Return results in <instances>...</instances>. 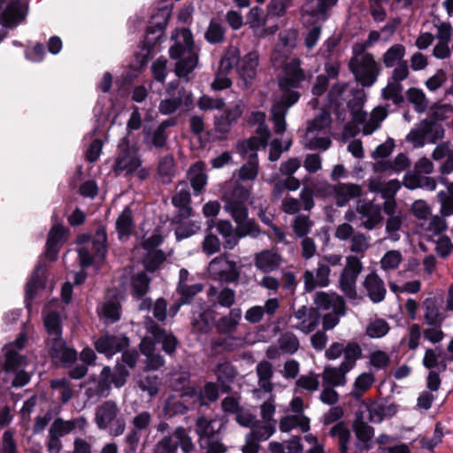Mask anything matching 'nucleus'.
I'll return each instance as SVG.
<instances>
[{
	"instance_id": "obj_22",
	"label": "nucleus",
	"mask_w": 453,
	"mask_h": 453,
	"mask_svg": "<svg viewBox=\"0 0 453 453\" xmlns=\"http://www.w3.org/2000/svg\"><path fill=\"white\" fill-rule=\"evenodd\" d=\"M259 65V54L251 50L238 60L237 72L241 79L250 84L257 76Z\"/></svg>"
},
{
	"instance_id": "obj_54",
	"label": "nucleus",
	"mask_w": 453,
	"mask_h": 453,
	"mask_svg": "<svg viewBox=\"0 0 453 453\" xmlns=\"http://www.w3.org/2000/svg\"><path fill=\"white\" fill-rule=\"evenodd\" d=\"M133 229V217L129 208H125L116 221V230L120 240L127 238Z\"/></svg>"
},
{
	"instance_id": "obj_40",
	"label": "nucleus",
	"mask_w": 453,
	"mask_h": 453,
	"mask_svg": "<svg viewBox=\"0 0 453 453\" xmlns=\"http://www.w3.org/2000/svg\"><path fill=\"white\" fill-rule=\"evenodd\" d=\"M242 319V310L240 308L232 309L226 316L220 318L216 322V328L221 334H230L235 332Z\"/></svg>"
},
{
	"instance_id": "obj_1",
	"label": "nucleus",
	"mask_w": 453,
	"mask_h": 453,
	"mask_svg": "<svg viewBox=\"0 0 453 453\" xmlns=\"http://www.w3.org/2000/svg\"><path fill=\"white\" fill-rule=\"evenodd\" d=\"M296 32L287 30L279 34V41L272 53L271 61L275 70L282 69L278 77L281 97L276 100L272 107L271 115L274 132L281 134L286 130V115L288 109L300 98V93L296 89L305 80V73L301 68V61L288 55L296 47Z\"/></svg>"
},
{
	"instance_id": "obj_33",
	"label": "nucleus",
	"mask_w": 453,
	"mask_h": 453,
	"mask_svg": "<svg viewBox=\"0 0 453 453\" xmlns=\"http://www.w3.org/2000/svg\"><path fill=\"white\" fill-rule=\"evenodd\" d=\"M280 264V256L272 250H263L255 256L256 267L265 273L277 270Z\"/></svg>"
},
{
	"instance_id": "obj_48",
	"label": "nucleus",
	"mask_w": 453,
	"mask_h": 453,
	"mask_svg": "<svg viewBox=\"0 0 453 453\" xmlns=\"http://www.w3.org/2000/svg\"><path fill=\"white\" fill-rule=\"evenodd\" d=\"M362 349L356 342H349L345 345L343 351V360L340 364L345 371H351L357 361L361 357Z\"/></svg>"
},
{
	"instance_id": "obj_37",
	"label": "nucleus",
	"mask_w": 453,
	"mask_h": 453,
	"mask_svg": "<svg viewBox=\"0 0 453 453\" xmlns=\"http://www.w3.org/2000/svg\"><path fill=\"white\" fill-rule=\"evenodd\" d=\"M338 206H344L349 199L358 197L362 194L361 187L357 184L341 183L334 188Z\"/></svg>"
},
{
	"instance_id": "obj_9",
	"label": "nucleus",
	"mask_w": 453,
	"mask_h": 453,
	"mask_svg": "<svg viewBox=\"0 0 453 453\" xmlns=\"http://www.w3.org/2000/svg\"><path fill=\"white\" fill-rule=\"evenodd\" d=\"M119 410L112 401H106L96 408L95 422L101 430H108L112 436H119L125 431V421L119 417Z\"/></svg>"
},
{
	"instance_id": "obj_17",
	"label": "nucleus",
	"mask_w": 453,
	"mask_h": 453,
	"mask_svg": "<svg viewBox=\"0 0 453 453\" xmlns=\"http://www.w3.org/2000/svg\"><path fill=\"white\" fill-rule=\"evenodd\" d=\"M161 241L162 237L159 234H153L142 242L141 249L143 250V264L148 271H155L165 260L163 252L156 249Z\"/></svg>"
},
{
	"instance_id": "obj_61",
	"label": "nucleus",
	"mask_w": 453,
	"mask_h": 453,
	"mask_svg": "<svg viewBox=\"0 0 453 453\" xmlns=\"http://www.w3.org/2000/svg\"><path fill=\"white\" fill-rule=\"evenodd\" d=\"M160 380L156 375L142 376L138 381V386L141 390L147 392L150 397L157 395L159 391Z\"/></svg>"
},
{
	"instance_id": "obj_29",
	"label": "nucleus",
	"mask_w": 453,
	"mask_h": 453,
	"mask_svg": "<svg viewBox=\"0 0 453 453\" xmlns=\"http://www.w3.org/2000/svg\"><path fill=\"white\" fill-rule=\"evenodd\" d=\"M330 272L329 266L322 263L319 264L316 275L311 271L307 270L303 273L305 290L310 292L317 287H326L329 284Z\"/></svg>"
},
{
	"instance_id": "obj_34",
	"label": "nucleus",
	"mask_w": 453,
	"mask_h": 453,
	"mask_svg": "<svg viewBox=\"0 0 453 453\" xmlns=\"http://www.w3.org/2000/svg\"><path fill=\"white\" fill-rule=\"evenodd\" d=\"M141 352L146 357V367L149 370H157L165 365L161 355L155 353V342L144 337L140 343Z\"/></svg>"
},
{
	"instance_id": "obj_20",
	"label": "nucleus",
	"mask_w": 453,
	"mask_h": 453,
	"mask_svg": "<svg viewBox=\"0 0 453 453\" xmlns=\"http://www.w3.org/2000/svg\"><path fill=\"white\" fill-rule=\"evenodd\" d=\"M246 19L254 35L258 38L273 35L278 30V26L265 27L266 19L264 11L259 7L251 8L247 13Z\"/></svg>"
},
{
	"instance_id": "obj_12",
	"label": "nucleus",
	"mask_w": 453,
	"mask_h": 453,
	"mask_svg": "<svg viewBox=\"0 0 453 453\" xmlns=\"http://www.w3.org/2000/svg\"><path fill=\"white\" fill-rule=\"evenodd\" d=\"M338 0H307L303 6L302 21L304 26L326 20L330 10L335 6Z\"/></svg>"
},
{
	"instance_id": "obj_56",
	"label": "nucleus",
	"mask_w": 453,
	"mask_h": 453,
	"mask_svg": "<svg viewBox=\"0 0 453 453\" xmlns=\"http://www.w3.org/2000/svg\"><path fill=\"white\" fill-rule=\"evenodd\" d=\"M242 111L243 102L242 99H237L234 102H233L225 111L223 117L226 121L225 127H220L219 120H217V128L219 131H226L228 126H230L233 122H235L241 117Z\"/></svg>"
},
{
	"instance_id": "obj_32",
	"label": "nucleus",
	"mask_w": 453,
	"mask_h": 453,
	"mask_svg": "<svg viewBox=\"0 0 453 453\" xmlns=\"http://www.w3.org/2000/svg\"><path fill=\"white\" fill-rule=\"evenodd\" d=\"M369 190L372 193H379L382 198H395L396 193L401 188V183L397 180L384 181L380 177H375L369 180Z\"/></svg>"
},
{
	"instance_id": "obj_57",
	"label": "nucleus",
	"mask_w": 453,
	"mask_h": 453,
	"mask_svg": "<svg viewBox=\"0 0 453 453\" xmlns=\"http://www.w3.org/2000/svg\"><path fill=\"white\" fill-rule=\"evenodd\" d=\"M403 260L400 250H391L387 251L380 260V265L383 272L396 270Z\"/></svg>"
},
{
	"instance_id": "obj_46",
	"label": "nucleus",
	"mask_w": 453,
	"mask_h": 453,
	"mask_svg": "<svg viewBox=\"0 0 453 453\" xmlns=\"http://www.w3.org/2000/svg\"><path fill=\"white\" fill-rule=\"evenodd\" d=\"M257 374L258 377V386L265 392L271 393L273 386L271 379L273 375V365L267 361L260 362L257 365Z\"/></svg>"
},
{
	"instance_id": "obj_64",
	"label": "nucleus",
	"mask_w": 453,
	"mask_h": 453,
	"mask_svg": "<svg viewBox=\"0 0 453 453\" xmlns=\"http://www.w3.org/2000/svg\"><path fill=\"white\" fill-rule=\"evenodd\" d=\"M296 388L313 393L319 388V375L310 372L301 375L296 381Z\"/></svg>"
},
{
	"instance_id": "obj_41",
	"label": "nucleus",
	"mask_w": 453,
	"mask_h": 453,
	"mask_svg": "<svg viewBox=\"0 0 453 453\" xmlns=\"http://www.w3.org/2000/svg\"><path fill=\"white\" fill-rule=\"evenodd\" d=\"M191 196L186 184H180L178 187L176 194L173 196V204L180 209L182 217H188L191 214L189 206Z\"/></svg>"
},
{
	"instance_id": "obj_60",
	"label": "nucleus",
	"mask_w": 453,
	"mask_h": 453,
	"mask_svg": "<svg viewBox=\"0 0 453 453\" xmlns=\"http://www.w3.org/2000/svg\"><path fill=\"white\" fill-rule=\"evenodd\" d=\"M403 219V214L387 218L385 231L388 239L392 242L400 240L399 231L402 227Z\"/></svg>"
},
{
	"instance_id": "obj_23",
	"label": "nucleus",
	"mask_w": 453,
	"mask_h": 453,
	"mask_svg": "<svg viewBox=\"0 0 453 453\" xmlns=\"http://www.w3.org/2000/svg\"><path fill=\"white\" fill-rule=\"evenodd\" d=\"M189 372L187 371H180L171 374L170 384L173 390L181 391L180 396L182 398L191 397L194 398V402L201 401V404L203 403V396L200 392L188 384Z\"/></svg>"
},
{
	"instance_id": "obj_63",
	"label": "nucleus",
	"mask_w": 453,
	"mask_h": 453,
	"mask_svg": "<svg viewBox=\"0 0 453 453\" xmlns=\"http://www.w3.org/2000/svg\"><path fill=\"white\" fill-rule=\"evenodd\" d=\"M100 315L107 323H114L120 318V307L116 300L106 301L100 312Z\"/></svg>"
},
{
	"instance_id": "obj_44",
	"label": "nucleus",
	"mask_w": 453,
	"mask_h": 453,
	"mask_svg": "<svg viewBox=\"0 0 453 453\" xmlns=\"http://www.w3.org/2000/svg\"><path fill=\"white\" fill-rule=\"evenodd\" d=\"M266 115L263 111H254L250 115V122L255 126V131L259 135L257 138H250L248 142H267L270 137V130L265 125Z\"/></svg>"
},
{
	"instance_id": "obj_18",
	"label": "nucleus",
	"mask_w": 453,
	"mask_h": 453,
	"mask_svg": "<svg viewBox=\"0 0 453 453\" xmlns=\"http://www.w3.org/2000/svg\"><path fill=\"white\" fill-rule=\"evenodd\" d=\"M193 104L192 93L181 88L176 95H167L165 98L160 101L158 111L163 115H169L182 106L188 109Z\"/></svg>"
},
{
	"instance_id": "obj_59",
	"label": "nucleus",
	"mask_w": 453,
	"mask_h": 453,
	"mask_svg": "<svg viewBox=\"0 0 453 453\" xmlns=\"http://www.w3.org/2000/svg\"><path fill=\"white\" fill-rule=\"evenodd\" d=\"M403 85L397 81H390L388 85L382 89L381 96L385 100H390L395 104H399L403 101L402 95Z\"/></svg>"
},
{
	"instance_id": "obj_25",
	"label": "nucleus",
	"mask_w": 453,
	"mask_h": 453,
	"mask_svg": "<svg viewBox=\"0 0 453 453\" xmlns=\"http://www.w3.org/2000/svg\"><path fill=\"white\" fill-rule=\"evenodd\" d=\"M128 339L125 336L104 335L95 343L98 352L104 353L107 357H111L117 352L121 351L128 345Z\"/></svg>"
},
{
	"instance_id": "obj_53",
	"label": "nucleus",
	"mask_w": 453,
	"mask_h": 453,
	"mask_svg": "<svg viewBox=\"0 0 453 453\" xmlns=\"http://www.w3.org/2000/svg\"><path fill=\"white\" fill-rule=\"evenodd\" d=\"M277 422H260L257 419L250 434L259 441H267L276 431Z\"/></svg>"
},
{
	"instance_id": "obj_19",
	"label": "nucleus",
	"mask_w": 453,
	"mask_h": 453,
	"mask_svg": "<svg viewBox=\"0 0 453 453\" xmlns=\"http://www.w3.org/2000/svg\"><path fill=\"white\" fill-rule=\"evenodd\" d=\"M361 285L372 303H379L385 299L387 294L386 286L384 280L376 272L367 273Z\"/></svg>"
},
{
	"instance_id": "obj_39",
	"label": "nucleus",
	"mask_w": 453,
	"mask_h": 453,
	"mask_svg": "<svg viewBox=\"0 0 453 453\" xmlns=\"http://www.w3.org/2000/svg\"><path fill=\"white\" fill-rule=\"evenodd\" d=\"M180 398L181 400H177L174 396L171 395L166 399L164 405V412L166 416L173 417L176 414L184 413L188 410V405L201 404V401L194 402V398L191 397L184 399L180 396Z\"/></svg>"
},
{
	"instance_id": "obj_50",
	"label": "nucleus",
	"mask_w": 453,
	"mask_h": 453,
	"mask_svg": "<svg viewBox=\"0 0 453 453\" xmlns=\"http://www.w3.org/2000/svg\"><path fill=\"white\" fill-rule=\"evenodd\" d=\"M424 319L426 324L434 326H441L445 317L440 311L439 307L432 299H426L425 303Z\"/></svg>"
},
{
	"instance_id": "obj_3",
	"label": "nucleus",
	"mask_w": 453,
	"mask_h": 453,
	"mask_svg": "<svg viewBox=\"0 0 453 453\" xmlns=\"http://www.w3.org/2000/svg\"><path fill=\"white\" fill-rule=\"evenodd\" d=\"M172 40L174 42L169 49V54L175 60V74L188 81L189 73L198 64V51L194 45L192 33L188 28L176 29Z\"/></svg>"
},
{
	"instance_id": "obj_11",
	"label": "nucleus",
	"mask_w": 453,
	"mask_h": 453,
	"mask_svg": "<svg viewBox=\"0 0 453 453\" xmlns=\"http://www.w3.org/2000/svg\"><path fill=\"white\" fill-rule=\"evenodd\" d=\"M363 270V264L356 256H348L346 265L340 276V288L351 301L358 302L361 297L357 295L356 283Z\"/></svg>"
},
{
	"instance_id": "obj_4",
	"label": "nucleus",
	"mask_w": 453,
	"mask_h": 453,
	"mask_svg": "<svg viewBox=\"0 0 453 453\" xmlns=\"http://www.w3.org/2000/svg\"><path fill=\"white\" fill-rule=\"evenodd\" d=\"M363 103L352 104L348 102L347 105L352 115V121L344 126L342 131L343 142H348L349 139H354L357 134H371L378 128H380L381 122L388 115V106L375 107L370 115L362 110Z\"/></svg>"
},
{
	"instance_id": "obj_8",
	"label": "nucleus",
	"mask_w": 453,
	"mask_h": 453,
	"mask_svg": "<svg viewBox=\"0 0 453 453\" xmlns=\"http://www.w3.org/2000/svg\"><path fill=\"white\" fill-rule=\"evenodd\" d=\"M26 337L20 335L17 340L4 348L5 351V371L7 372H16V376L12 380L13 387H23L30 380V376L27 372H25L23 368L27 366L26 359L17 354V350L21 349L24 347Z\"/></svg>"
},
{
	"instance_id": "obj_26",
	"label": "nucleus",
	"mask_w": 453,
	"mask_h": 453,
	"mask_svg": "<svg viewBox=\"0 0 453 453\" xmlns=\"http://www.w3.org/2000/svg\"><path fill=\"white\" fill-rule=\"evenodd\" d=\"M65 228L58 223L52 226L46 242L45 256L50 260L54 261L58 257L59 248L65 240Z\"/></svg>"
},
{
	"instance_id": "obj_36",
	"label": "nucleus",
	"mask_w": 453,
	"mask_h": 453,
	"mask_svg": "<svg viewBox=\"0 0 453 453\" xmlns=\"http://www.w3.org/2000/svg\"><path fill=\"white\" fill-rule=\"evenodd\" d=\"M349 371H345L341 365L339 366L327 365L321 374L323 384L330 387L344 386L347 382L346 374Z\"/></svg>"
},
{
	"instance_id": "obj_49",
	"label": "nucleus",
	"mask_w": 453,
	"mask_h": 453,
	"mask_svg": "<svg viewBox=\"0 0 453 453\" xmlns=\"http://www.w3.org/2000/svg\"><path fill=\"white\" fill-rule=\"evenodd\" d=\"M369 418L373 423H380L385 418H390L396 412V408L393 404L384 405L378 403H372L368 406Z\"/></svg>"
},
{
	"instance_id": "obj_27",
	"label": "nucleus",
	"mask_w": 453,
	"mask_h": 453,
	"mask_svg": "<svg viewBox=\"0 0 453 453\" xmlns=\"http://www.w3.org/2000/svg\"><path fill=\"white\" fill-rule=\"evenodd\" d=\"M314 303L317 309L345 314V302L342 296L336 293L318 292L315 295Z\"/></svg>"
},
{
	"instance_id": "obj_58",
	"label": "nucleus",
	"mask_w": 453,
	"mask_h": 453,
	"mask_svg": "<svg viewBox=\"0 0 453 453\" xmlns=\"http://www.w3.org/2000/svg\"><path fill=\"white\" fill-rule=\"evenodd\" d=\"M170 11L167 8L159 9L152 17L148 27L149 33H163L166 27Z\"/></svg>"
},
{
	"instance_id": "obj_7",
	"label": "nucleus",
	"mask_w": 453,
	"mask_h": 453,
	"mask_svg": "<svg viewBox=\"0 0 453 453\" xmlns=\"http://www.w3.org/2000/svg\"><path fill=\"white\" fill-rule=\"evenodd\" d=\"M119 155L116 159L114 171L120 175H135L140 180L148 176V171L141 167V160L137 156L134 143H119Z\"/></svg>"
},
{
	"instance_id": "obj_10",
	"label": "nucleus",
	"mask_w": 453,
	"mask_h": 453,
	"mask_svg": "<svg viewBox=\"0 0 453 453\" xmlns=\"http://www.w3.org/2000/svg\"><path fill=\"white\" fill-rule=\"evenodd\" d=\"M106 240V233L104 229H99L87 246L78 250L80 264L82 267L91 265L99 266L103 264L107 251Z\"/></svg>"
},
{
	"instance_id": "obj_21",
	"label": "nucleus",
	"mask_w": 453,
	"mask_h": 453,
	"mask_svg": "<svg viewBox=\"0 0 453 453\" xmlns=\"http://www.w3.org/2000/svg\"><path fill=\"white\" fill-rule=\"evenodd\" d=\"M296 320L295 327L305 334L312 332L319 322V314L315 308L302 306L293 316Z\"/></svg>"
},
{
	"instance_id": "obj_5",
	"label": "nucleus",
	"mask_w": 453,
	"mask_h": 453,
	"mask_svg": "<svg viewBox=\"0 0 453 453\" xmlns=\"http://www.w3.org/2000/svg\"><path fill=\"white\" fill-rule=\"evenodd\" d=\"M43 323L49 334L47 343L50 349L52 357L62 363L74 361L77 353L74 349L67 348L61 339L60 317L58 312L51 309L50 304H48L44 309Z\"/></svg>"
},
{
	"instance_id": "obj_52",
	"label": "nucleus",
	"mask_w": 453,
	"mask_h": 453,
	"mask_svg": "<svg viewBox=\"0 0 453 453\" xmlns=\"http://www.w3.org/2000/svg\"><path fill=\"white\" fill-rule=\"evenodd\" d=\"M44 271H45L44 265H42V263H39L36 265V267L32 274L31 279L27 282V289H26L27 299H32L34 297L35 292L37 291V289H39L40 288H42Z\"/></svg>"
},
{
	"instance_id": "obj_2",
	"label": "nucleus",
	"mask_w": 453,
	"mask_h": 453,
	"mask_svg": "<svg viewBox=\"0 0 453 453\" xmlns=\"http://www.w3.org/2000/svg\"><path fill=\"white\" fill-rule=\"evenodd\" d=\"M221 199L225 203L224 209L227 211L237 227L234 232L233 226L229 221L220 220L217 225V230L225 239L224 247L233 250L238 243L240 238L246 235H253L257 231V226L252 220H248V210L246 202L250 191L239 183L228 182L223 187Z\"/></svg>"
},
{
	"instance_id": "obj_28",
	"label": "nucleus",
	"mask_w": 453,
	"mask_h": 453,
	"mask_svg": "<svg viewBox=\"0 0 453 453\" xmlns=\"http://www.w3.org/2000/svg\"><path fill=\"white\" fill-rule=\"evenodd\" d=\"M280 308V301L278 298H269L263 306L255 305L250 307L245 312L244 318L250 323L260 322L265 315L273 316Z\"/></svg>"
},
{
	"instance_id": "obj_42",
	"label": "nucleus",
	"mask_w": 453,
	"mask_h": 453,
	"mask_svg": "<svg viewBox=\"0 0 453 453\" xmlns=\"http://www.w3.org/2000/svg\"><path fill=\"white\" fill-rule=\"evenodd\" d=\"M214 320V313L211 309L196 311L193 313L192 327L201 333L208 332Z\"/></svg>"
},
{
	"instance_id": "obj_31",
	"label": "nucleus",
	"mask_w": 453,
	"mask_h": 453,
	"mask_svg": "<svg viewBox=\"0 0 453 453\" xmlns=\"http://www.w3.org/2000/svg\"><path fill=\"white\" fill-rule=\"evenodd\" d=\"M87 424V420L83 417L71 420H64L63 418H58L51 424L49 434H55L61 438L75 429L84 431Z\"/></svg>"
},
{
	"instance_id": "obj_38",
	"label": "nucleus",
	"mask_w": 453,
	"mask_h": 453,
	"mask_svg": "<svg viewBox=\"0 0 453 453\" xmlns=\"http://www.w3.org/2000/svg\"><path fill=\"white\" fill-rule=\"evenodd\" d=\"M148 331L152 334L157 342L162 343L163 349L166 353L172 354L175 350L177 341L173 334L166 333L152 322L148 326Z\"/></svg>"
},
{
	"instance_id": "obj_14",
	"label": "nucleus",
	"mask_w": 453,
	"mask_h": 453,
	"mask_svg": "<svg viewBox=\"0 0 453 453\" xmlns=\"http://www.w3.org/2000/svg\"><path fill=\"white\" fill-rule=\"evenodd\" d=\"M209 276L215 280L233 282L239 277L236 264L230 261L226 255L213 258L208 265Z\"/></svg>"
},
{
	"instance_id": "obj_6",
	"label": "nucleus",
	"mask_w": 453,
	"mask_h": 453,
	"mask_svg": "<svg viewBox=\"0 0 453 453\" xmlns=\"http://www.w3.org/2000/svg\"><path fill=\"white\" fill-rule=\"evenodd\" d=\"M353 51L349 66L357 81L363 87L373 85L380 73V65L370 53Z\"/></svg>"
},
{
	"instance_id": "obj_35",
	"label": "nucleus",
	"mask_w": 453,
	"mask_h": 453,
	"mask_svg": "<svg viewBox=\"0 0 453 453\" xmlns=\"http://www.w3.org/2000/svg\"><path fill=\"white\" fill-rule=\"evenodd\" d=\"M300 428L303 433L310 430V418L305 414H291L284 416L280 420V430L288 433L294 428Z\"/></svg>"
},
{
	"instance_id": "obj_51",
	"label": "nucleus",
	"mask_w": 453,
	"mask_h": 453,
	"mask_svg": "<svg viewBox=\"0 0 453 453\" xmlns=\"http://www.w3.org/2000/svg\"><path fill=\"white\" fill-rule=\"evenodd\" d=\"M423 234L430 240L435 236H440L448 228L445 218L439 215L433 216L427 226H423Z\"/></svg>"
},
{
	"instance_id": "obj_43",
	"label": "nucleus",
	"mask_w": 453,
	"mask_h": 453,
	"mask_svg": "<svg viewBox=\"0 0 453 453\" xmlns=\"http://www.w3.org/2000/svg\"><path fill=\"white\" fill-rule=\"evenodd\" d=\"M257 143H240L239 150H242L245 145H248L253 152L250 161L242 166L239 170V178L242 180H253L257 176V161L256 159L255 151Z\"/></svg>"
},
{
	"instance_id": "obj_47",
	"label": "nucleus",
	"mask_w": 453,
	"mask_h": 453,
	"mask_svg": "<svg viewBox=\"0 0 453 453\" xmlns=\"http://www.w3.org/2000/svg\"><path fill=\"white\" fill-rule=\"evenodd\" d=\"M188 179L194 189L195 195H198L207 183V175L203 171L201 162L196 163L188 171Z\"/></svg>"
},
{
	"instance_id": "obj_30",
	"label": "nucleus",
	"mask_w": 453,
	"mask_h": 453,
	"mask_svg": "<svg viewBox=\"0 0 453 453\" xmlns=\"http://www.w3.org/2000/svg\"><path fill=\"white\" fill-rule=\"evenodd\" d=\"M222 427V423L217 419H208L204 416H201L196 420V432L199 436L201 445L213 440L215 435Z\"/></svg>"
},
{
	"instance_id": "obj_62",
	"label": "nucleus",
	"mask_w": 453,
	"mask_h": 453,
	"mask_svg": "<svg viewBox=\"0 0 453 453\" xmlns=\"http://www.w3.org/2000/svg\"><path fill=\"white\" fill-rule=\"evenodd\" d=\"M389 328L386 320L376 319L367 325L365 332L370 338H381L388 333Z\"/></svg>"
},
{
	"instance_id": "obj_45",
	"label": "nucleus",
	"mask_w": 453,
	"mask_h": 453,
	"mask_svg": "<svg viewBox=\"0 0 453 453\" xmlns=\"http://www.w3.org/2000/svg\"><path fill=\"white\" fill-rule=\"evenodd\" d=\"M405 54L406 49L403 44H393L382 55V62L387 68L394 67L395 65L405 61L403 60Z\"/></svg>"
},
{
	"instance_id": "obj_16",
	"label": "nucleus",
	"mask_w": 453,
	"mask_h": 453,
	"mask_svg": "<svg viewBox=\"0 0 453 453\" xmlns=\"http://www.w3.org/2000/svg\"><path fill=\"white\" fill-rule=\"evenodd\" d=\"M444 129L436 120H422L407 135V142H436L442 139Z\"/></svg>"
},
{
	"instance_id": "obj_24",
	"label": "nucleus",
	"mask_w": 453,
	"mask_h": 453,
	"mask_svg": "<svg viewBox=\"0 0 453 453\" xmlns=\"http://www.w3.org/2000/svg\"><path fill=\"white\" fill-rule=\"evenodd\" d=\"M357 211L363 226L368 230L373 229L382 219L380 207L371 202H359Z\"/></svg>"
},
{
	"instance_id": "obj_13",
	"label": "nucleus",
	"mask_w": 453,
	"mask_h": 453,
	"mask_svg": "<svg viewBox=\"0 0 453 453\" xmlns=\"http://www.w3.org/2000/svg\"><path fill=\"white\" fill-rule=\"evenodd\" d=\"M178 444L184 453H189L194 448L191 438L183 427L176 428L173 436H165L160 440L153 453H176Z\"/></svg>"
},
{
	"instance_id": "obj_55",
	"label": "nucleus",
	"mask_w": 453,
	"mask_h": 453,
	"mask_svg": "<svg viewBox=\"0 0 453 453\" xmlns=\"http://www.w3.org/2000/svg\"><path fill=\"white\" fill-rule=\"evenodd\" d=\"M406 97L418 113H423L428 108V100L422 89L411 88L406 91Z\"/></svg>"
},
{
	"instance_id": "obj_15",
	"label": "nucleus",
	"mask_w": 453,
	"mask_h": 453,
	"mask_svg": "<svg viewBox=\"0 0 453 453\" xmlns=\"http://www.w3.org/2000/svg\"><path fill=\"white\" fill-rule=\"evenodd\" d=\"M331 124L332 119L330 113L322 110L315 118L308 123L306 137L309 142H331Z\"/></svg>"
}]
</instances>
